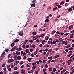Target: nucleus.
I'll return each mask as SVG.
<instances>
[{
    "mask_svg": "<svg viewBox=\"0 0 74 74\" xmlns=\"http://www.w3.org/2000/svg\"><path fill=\"white\" fill-rule=\"evenodd\" d=\"M19 35L21 36H23V32L22 31H21L19 32Z\"/></svg>",
    "mask_w": 74,
    "mask_h": 74,
    "instance_id": "1",
    "label": "nucleus"
},
{
    "mask_svg": "<svg viewBox=\"0 0 74 74\" xmlns=\"http://www.w3.org/2000/svg\"><path fill=\"white\" fill-rule=\"evenodd\" d=\"M14 62V60H13V59L11 58V59L8 60V62L9 63H11V62Z\"/></svg>",
    "mask_w": 74,
    "mask_h": 74,
    "instance_id": "2",
    "label": "nucleus"
},
{
    "mask_svg": "<svg viewBox=\"0 0 74 74\" xmlns=\"http://www.w3.org/2000/svg\"><path fill=\"white\" fill-rule=\"evenodd\" d=\"M5 52H3L2 53V54L1 55V58H4V56H4V55H5Z\"/></svg>",
    "mask_w": 74,
    "mask_h": 74,
    "instance_id": "3",
    "label": "nucleus"
},
{
    "mask_svg": "<svg viewBox=\"0 0 74 74\" xmlns=\"http://www.w3.org/2000/svg\"><path fill=\"white\" fill-rule=\"evenodd\" d=\"M19 39H16L15 40H14L13 42H19Z\"/></svg>",
    "mask_w": 74,
    "mask_h": 74,
    "instance_id": "4",
    "label": "nucleus"
},
{
    "mask_svg": "<svg viewBox=\"0 0 74 74\" xmlns=\"http://www.w3.org/2000/svg\"><path fill=\"white\" fill-rule=\"evenodd\" d=\"M31 7H35L36 6V3H32V4L31 5Z\"/></svg>",
    "mask_w": 74,
    "mask_h": 74,
    "instance_id": "5",
    "label": "nucleus"
},
{
    "mask_svg": "<svg viewBox=\"0 0 74 74\" xmlns=\"http://www.w3.org/2000/svg\"><path fill=\"white\" fill-rule=\"evenodd\" d=\"M32 58H27L28 61V62H31V60H32Z\"/></svg>",
    "mask_w": 74,
    "mask_h": 74,
    "instance_id": "6",
    "label": "nucleus"
},
{
    "mask_svg": "<svg viewBox=\"0 0 74 74\" xmlns=\"http://www.w3.org/2000/svg\"><path fill=\"white\" fill-rule=\"evenodd\" d=\"M25 51H26L25 52L27 53H29V50L28 49H27L26 50H25Z\"/></svg>",
    "mask_w": 74,
    "mask_h": 74,
    "instance_id": "7",
    "label": "nucleus"
},
{
    "mask_svg": "<svg viewBox=\"0 0 74 74\" xmlns=\"http://www.w3.org/2000/svg\"><path fill=\"white\" fill-rule=\"evenodd\" d=\"M49 22V20L48 19H46L45 21V22Z\"/></svg>",
    "mask_w": 74,
    "mask_h": 74,
    "instance_id": "8",
    "label": "nucleus"
},
{
    "mask_svg": "<svg viewBox=\"0 0 74 74\" xmlns=\"http://www.w3.org/2000/svg\"><path fill=\"white\" fill-rule=\"evenodd\" d=\"M72 11H73V9L71 8H70L68 10V11L69 12H71Z\"/></svg>",
    "mask_w": 74,
    "mask_h": 74,
    "instance_id": "9",
    "label": "nucleus"
},
{
    "mask_svg": "<svg viewBox=\"0 0 74 74\" xmlns=\"http://www.w3.org/2000/svg\"><path fill=\"white\" fill-rule=\"evenodd\" d=\"M36 34L37 33L35 32H32V34L33 36H35V35H36Z\"/></svg>",
    "mask_w": 74,
    "mask_h": 74,
    "instance_id": "10",
    "label": "nucleus"
},
{
    "mask_svg": "<svg viewBox=\"0 0 74 74\" xmlns=\"http://www.w3.org/2000/svg\"><path fill=\"white\" fill-rule=\"evenodd\" d=\"M53 73H55V72L56 71V68H54L53 70Z\"/></svg>",
    "mask_w": 74,
    "mask_h": 74,
    "instance_id": "11",
    "label": "nucleus"
},
{
    "mask_svg": "<svg viewBox=\"0 0 74 74\" xmlns=\"http://www.w3.org/2000/svg\"><path fill=\"white\" fill-rule=\"evenodd\" d=\"M16 55H20L21 54V53L20 52L18 51H16Z\"/></svg>",
    "mask_w": 74,
    "mask_h": 74,
    "instance_id": "12",
    "label": "nucleus"
},
{
    "mask_svg": "<svg viewBox=\"0 0 74 74\" xmlns=\"http://www.w3.org/2000/svg\"><path fill=\"white\" fill-rule=\"evenodd\" d=\"M17 58L18 60H21V57L20 56H18L17 57Z\"/></svg>",
    "mask_w": 74,
    "mask_h": 74,
    "instance_id": "13",
    "label": "nucleus"
},
{
    "mask_svg": "<svg viewBox=\"0 0 74 74\" xmlns=\"http://www.w3.org/2000/svg\"><path fill=\"white\" fill-rule=\"evenodd\" d=\"M64 4V1H62L60 2V5H63V4Z\"/></svg>",
    "mask_w": 74,
    "mask_h": 74,
    "instance_id": "14",
    "label": "nucleus"
},
{
    "mask_svg": "<svg viewBox=\"0 0 74 74\" xmlns=\"http://www.w3.org/2000/svg\"><path fill=\"white\" fill-rule=\"evenodd\" d=\"M55 33H56V31L55 30H53L52 32V34L53 35Z\"/></svg>",
    "mask_w": 74,
    "mask_h": 74,
    "instance_id": "15",
    "label": "nucleus"
},
{
    "mask_svg": "<svg viewBox=\"0 0 74 74\" xmlns=\"http://www.w3.org/2000/svg\"><path fill=\"white\" fill-rule=\"evenodd\" d=\"M33 69H34H34H36V66H34V65H33V67H32V70H33Z\"/></svg>",
    "mask_w": 74,
    "mask_h": 74,
    "instance_id": "16",
    "label": "nucleus"
},
{
    "mask_svg": "<svg viewBox=\"0 0 74 74\" xmlns=\"http://www.w3.org/2000/svg\"><path fill=\"white\" fill-rule=\"evenodd\" d=\"M58 36H59V35L58 34H55L54 35V37H57Z\"/></svg>",
    "mask_w": 74,
    "mask_h": 74,
    "instance_id": "17",
    "label": "nucleus"
},
{
    "mask_svg": "<svg viewBox=\"0 0 74 74\" xmlns=\"http://www.w3.org/2000/svg\"><path fill=\"white\" fill-rule=\"evenodd\" d=\"M14 45H15V43H13L11 44V47H14Z\"/></svg>",
    "mask_w": 74,
    "mask_h": 74,
    "instance_id": "18",
    "label": "nucleus"
},
{
    "mask_svg": "<svg viewBox=\"0 0 74 74\" xmlns=\"http://www.w3.org/2000/svg\"><path fill=\"white\" fill-rule=\"evenodd\" d=\"M52 51V49H50L49 50H48V53L51 52Z\"/></svg>",
    "mask_w": 74,
    "mask_h": 74,
    "instance_id": "19",
    "label": "nucleus"
},
{
    "mask_svg": "<svg viewBox=\"0 0 74 74\" xmlns=\"http://www.w3.org/2000/svg\"><path fill=\"white\" fill-rule=\"evenodd\" d=\"M57 6L58 8H61V5H58Z\"/></svg>",
    "mask_w": 74,
    "mask_h": 74,
    "instance_id": "20",
    "label": "nucleus"
},
{
    "mask_svg": "<svg viewBox=\"0 0 74 74\" xmlns=\"http://www.w3.org/2000/svg\"><path fill=\"white\" fill-rule=\"evenodd\" d=\"M35 47H36V45H32L31 46L32 48H35Z\"/></svg>",
    "mask_w": 74,
    "mask_h": 74,
    "instance_id": "21",
    "label": "nucleus"
},
{
    "mask_svg": "<svg viewBox=\"0 0 74 74\" xmlns=\"http://www.w3.org/2000/svg\"><path fill=\"white\" fill-rule=\"evenodd\" d=\"M14 50H15V49L13 48L10 50V51L11 52H13V51H14Z\"/></svg>",
    "mask_w": 74,
    "mask_h": 74,
    "instance_id": "22",
    "label": "nucleus"
},
{
    "mask_svg": "<svg viewBox=\"0 0 74 74\" xmlns=\"http://www.w3.org/2000/svg\"><path fill=\"white\" fill-rule=\"evenodd\" d=\"M56 9H58V8H57V7H56V8H53V11H55Z\"/></svg>",
    "mask_w": 74,
    "mask_h": 74,
    "instance_id": "23",
    "label": "nucleus"
},
{
    "mask_svg": "<svg viewBox=\"0 0 74 74\" xmlns=\"http://www.w3.org/2000/svg\"><path fill=\"white\" fill-rule=\"evenodd\" d=\"M18 70V67H15L14 69V70Z\"/></svg>",
    "mask_w": 74,
    "mask_h": 74,
    "instance_id": "24",
    "label": "nucleus"
},
{
    "mask_svg": "<svg viewBox=\"0 0 74 74\" xmlns=\"http://www.w3.org/2000/svg\"><path fill=\"white\" fill-rule=\"evenodd\" d=\"M69 49L70 51H72V50H73V47H70V48H69Z\"/></svg>",
    "mask_w": 74,
    "mask_h": 74,
    "instance_id": "25",
    "label": "nucleus"
},
{
    "mask_svg": "<svg viewBox=\"0 0 74 74\" xmlns=\"http://www.w3.org/2000/svg\"><path fill=\"white\" fill-rule=\"evenodd\" d=\"M22 48H23V49H25V48H26V46L25 45H23L22 46Z\"/></svg>",
    "mask_w": 74,
    "mask_h": 74,
    "instance_id": "26",
    "label": "nucleus"
},
{
    "mask_svg": "<svg viewBox=\"0 0 74 74\" xmlns=\"http://www.w3.org/2000/svg\"><path fill=\"white\" fill-rule=\"evenodd\" d=\"M59 57V55H57L55 56V58L56 59V58H58Z\"/></svg>",
    "mask_w": 74,
    "mask_h": 74,
    "instance_id": "27",
    "label": "nucleus"
},
{
    "mask_svg": "<svg viewBox=\"0 0 74 74\" xmlns=\"http://www.w3.org/2000/svg\"><path fill=\"white\" fill-rule=\"evenodd\" d=\"M5 51L6 52H8V51H9V50L8 49H5Z\"/></svg>",
    "mask_w": 74,
    "mask_h": 74,
    "instance_id": "28",
    "label": "nucleus"
},
{
    "mask_svg": "<svg viewBox=\"0 0 74 74\" xmlns=\"http://www.w3.org/2000/svg\"><path fill=\"white\" fill-rule=\"evenodd\" d=\"M71 62H68V64L69 66H70V64H71Z\"/></svg>",
    "mask_w": 74,
    "mask_h": 74,
    "instance_id": "29",
    "label": "nucleus"
},
{
    "mask_svg": "<svg viewBox=\"0 0 74 74\" xmlns=\"http://www.w3.org/2000/svg\"><path fill=\"white\" fill-rule=\"evenodd\" d=\"M26 49L28 48V47H29V45H27L26 46Z\"/></svg>",
    "mask_w": 74,
    "mask_h": 74,
    "instance_id": "30",
    "label": "nucleus"
},
{
    "mask_svg": "<svg viewBox=\"0 0 74 74\" xmlns=\"http://www.w3.org/2000/svg\"><path fill=\"white\" fill-rule=\"evenodd\" d=\"M8 70L9 71H10V72L11 71H12L11 69L10 68H8Z\"/></svg>",
    "mask_w": 74,
    "mask_h": 74,
    "instance_id": "31",
    "label": "nucleus"
},
{
    "mask_svg": "<svg viewBox=\"0 0 74 74\" xmlns=\"http://www.w3.org/2000/svg\"><path fill=\"white\" fill-rule=\"evenodd\" d=\"M23 61H21V62L20 63V65L23 64Z\"/></svg>",
    "mask_w": 74,
    "mask_h": 74,
    "instance_id": "32",
    "label": "nucleus"
},
{
    "mask_svg": "<svg viewBox=\"0 0 74 74\" xmlns=\"http://www.w3.org/2000/svg\"><path fill=\"white\" fill-rule=\"evenodd\" d=\"M44 36V34H42L40 35V37H43Z\"/></svg>",
    "mask_w": 74,
    "mask_h": 74,
    "instance_id": "33",
    "label": "nucleus"
},
{
    "mask_svg": "<svg viewBox=\"0 0 74 74\" xmlns=\"http://www.w3.org/2000/svg\"><path fill=\"white\" fill-rule=\"evenodd\" d=\"M71 46L70 45H68L66 47V48H69V47H70Z\"/></svg>",
    "mask_w": 74,
    "mask_h": 74,
    "instance_id": "34",
    "label": "nucleus"
},
{
    "mask_svg": "<svg viewBox=\"0 0 74 74\" xmlns=\"http://www.w3.org/2000/svg\"><path fill=\"white\" fill-rule=\"evenodd\" d=\"M49 70L50 71H52V68H49Z\"/></svg>",
    "mask_w": 74,
    "mask_h": 74,
    "instance_id": "35",
    "label": "nucleus"
},
{
    "mask_svg": "<svg viewBox=\"0 0 74 74\" xmlns=\"http://www.w3.org/2000/svg\"><path fill=\"white\" fill-rule=\"evenodd\" d=\"M56 33H57V34H61V33L59 32V31L57 32H56Z\"/></svg>",
    "mask_w": 74,
    "mask_h": 74,
    "instance_id": "36",
    "label": "nucleus"
},
{
    "mask_svg": "<svg viewBox=\"0 0 74 74\" xmlns=\"http://www.w3.org/2000/svg\"><path fill=\"white\" fill-rule=\"evenodd\" d=\"M72 62V60L71 59H70L68 60L67 62V63H68V62Z\"/></svg>",
    "mask_w": 74,
    "mask_h": 74,
    "instance_id": "37",
    "label": "nucleus"
},
{
    "mask_svg": "<svg viewBox=\"0 0 74 74\" xmlns=\"http://www.w3.org/2000/svg\"><path fill=\"white\" fill-rule=\"evenodd\" d=\"M43 27H47V24H45L44 25H43Z\"/></svg>",
    "mask_w": 74,
    "mask_h": 74,
    "instance_id": "38",
    "label": "nucleus"
},
{
    "mask_svg": "<svg viewBox=\"0 0 74 74\" xmlns=\"http://www.w3.org/2000/svg\"><path fill=\"white\" fill-rule=\"evenodd\" d=\"M5 65V64H3V65H2L1 67H4Z\"/></svg>",
    "mask_w": 74,
    "mask_h": 74,
    "instance_id": "39",
    "label": "nucleus"
},
{
    "mask_svg": "<svg viewBox=\"0 0 74 74\" xmlns=\"http://www.w3.org/2000/svg\"><path fill=\"white\" fill-rule=\"evenodd\" d=\"M62 44H64V43H65V41H63L62 42Z\"/></svg>",
    "mask_w": 74,
    "mask_h": 74,
    "instance_id": "40",
    "label": "nucleus"
},
{
    "mask_svg": "<svg viewBox=\"0 0 74 74\" xmlns=\"http://www.w3.org/2000/svg\"><path fill=\"white\" fill-rule=\"evenodd\" d=\"M69 33H67L66 34H64V36H65V35H66V36H67V35H69Z\"/></svg>",
    "mask_w": 74,
    "mask_h": 74,
    "instance_id": "41",
    "label": "nucleus"
},
{
    "mask_svg": "<svg viewBox=\"0 0 74 74\" xmlns=\"http://www.w3.org/2000/svg\"><path fill=\"white\" fill-rule=\"evenodd\" d=\"M17 47H17V46H14V47L13 48L15 49H16V48Z\"/></svg>",
    "mask_w": 74,
    "mask_h": 74,
    "instance_id": "42",
    "label": "nucleus"
},
{
    "mask_svg": "<svg viewBox=\"0 0 74 74\" xmlns=\"http://www.w3.org/2000/svg\"><path fill=\"white\" fill-rule=\"evenodd\" d=\"M36 1V0H34L33 1H32V3H35Z\"/></svg>",
    "mask_w": 74,
    "mask_h": 74,
    "instance_id": "43",
    "label": "nucleus"
},
{
    "mask_svg": "<svg viewBox=\"0 0 74 74\" xmlns=\"http://www.w3.org/2000/svg\"><path fill=\"white\" fill-rule=\"evenodd\" d=\"M56 43V41L55 40H54L53 41V44H55Z\"/></svg>",
    "mask_w": 74,
    "mask_h": 74,
    "instance_id": "44",
    "label": "nucleus"
},
{
    "mask_svg": "<svg viewBox=\"0 0 74 74\" xmlns=\"http://www.w3.org/2000/svg\"><path fill=\"white\" fill-rule=\"evenodd\" d=\"M7 67L8 69L10 68V66L9 65H8L7 66Z\"/></svg>",
    "mask_w": 74,
    "mask_h": 74,
    "instance_id": "45",
    "label": "nucleus"
},
{
    "mask_svg": "<svg viewBox=\"0 0 74 74\" xmlns=\"http://www.w3.org/2000/svg\"><path fill=\"white\" fill-rule=\"evenodd\" d=\"M67 44H68L67 41H66L65 42V45H67Z\"/></svg>",
    "mask_w": 74,
    "mask_h": 74,
    "instance_id": "46",
    "label": "nucleus"
},
{
    "mask_svg": "<svg viewBox=\"0 0 74 74\" xmlns=\"http://www.w3.org/2000/svg\"><path fill=\"white\" fill-rule=\"evenodd\" d=\"M15 62L16 64H18V63H19V61H16Z\"/></svg>",
    "mask_w": 74,
    "mask_h": 74,
    "instance_id": "47",
    "label": "nucleus"
},
{
    "mask_svg": "<svg viewBox=\"0 0 74 74\" xmlns=\"http://www.w3.org/2000/svg\"><path fill=\"white\" fill-rule=\"evenodd\" d=\"M23 67H24V65H23L22 66H21L20 68L21 69H23Z\"/></svg>",
    "mask_w": 74,
    "mask_h": 74,
    "instance_id": "48",
    "label": "nucleus"
},
{
    "mask_svg": "<svg viewBox=\"0 0 74 74\" xmlns=\"http://www.w3.org/2000/svg\"><path fill=\"white\" fill-rule=\"evenodd\" d=\"M48 39H49V37H48V36H47V37L46 39L45 40H46V41H47V40H48Z\"/></svg>",
    "mask_w": 74,
    "mask_h": 74,
    "instance_id": "49",
    "label": "nucleus"
},
{
    "mask_svg": "<svg viewBox=\"0 0 74 74\" xmlns=\"http://www.w3.org/2000/svg\"><path fill=\"white\" fill-rule=\"evenodd\" d=\"M11 56V54H9L8 55V58H10Z\"/></svg>",
    "mask_w": 74,
    "mask_h": 74,
    "instance_id": "50",
    "label": "nucleus"
},
{
    "mask_svg": "<svg viewBox=\"0 0 74 74\" xmlns=\"http://www.w3.org/2000/svg\"><path fill=\"white\" fill-rule=\"evenodd\" d=\"M17 56H17V55H15L14 56V58H17Z\"/></svg>",
    "mask_w": 74,
    "mask_h": 74,
    "instance_id": "51",
    "label": "nucleus"
},
{
    "mask_svg": "<svg viewBox=\"0 0 74 74\" xmlns=\"http://www.w3.org/2000/svg\"><path fill=\"white\" fill-rule=\"evenodd\" d=\"M48 59H52V58H51V57H49L48 58Z\"/></svg>",
    "mask_w": 74,
    "mask_h": 74,
    "instance_id": "52",
    "label": "nucleus"
},
{
    "mask_svg": "<svg viewBox=\"0 0 74 74\" xmlns=\"http://www.w3.org/2000/svg\"><path fill=\"white\" fill-rule=\"evenodd\" d=\"M45 67L46 68V69L48 68V64H46L45 65Z\"/></svg>",
    "mask_w": 74,
    "mask_h": 74,
    "instance_id": "53",
    "label": "nucleus"
},
{
    "mask_svg": "<svg viewBox=\"0 0 74 74\" xmlns=\"http://www.w3.org/2000/svg\"><path fill=\"white\" fill-rule=\"evenodd\" d=\"M46 71V69H45L43 70V73H44L45 71Z\"/></svg>",
    "mask_w": 74,
    "mask_h": 74,
    "instance_id": "54",
    "label": "nucleus"
},
{
    "mask_svg": "<svg viewBox=\"0 0 74 74\" xmlns=\"http://www.w3.org/2000/svg\"><path fill=\"white\" fill-rule=\"evenodd\" d=\"M60 15H59L58 16H57V18H60Z\"/></svg>",
    "mask_w": 74,
    "mask_h": 74,
    "instance_id": "55",
    "label": "nucleus"
},
{
    "mask_svg": "<svg viewBox=\"0 0 74 74\" xmlns=\"http://www.w3.org/2000/svg\"><path fill=\"white\" fill-rule=\"evenodd\" d=\"M65 51L66 52H69V50H68V49H66L65 50Z\"/></svg>",
    "mask_w": 74,
    "mask_h": 74,
    "instance_id": "56",
    "label": "nucleus"
},
{
    "mask_svg": "<svg viewBox=\"0 0 74 74\" xmlns=\"http://www.w3.org/2000/svg\"><path fill=\"white\" fill-rule=\"evenodd\" d=\"M26 56H24L23 57V59H26Z\"/></svg>",
    "mask_w": 74,
    "mask_h": 74,
    "instance_id": "57",
    "label": "nucleus"
},
{
    "mask_svg": "<svg viewBox=\"0 0 74 74\" xmlns=\"http://www.w3.org/2000/svg\"><path fill=\"white\" fill-rule=\"evenodd\" d=\"M31 56H32V57H33L34 56V55H33V53H32L31 54Z\"/></svg>",
    "mask_w": 74,
    "mask_h": 74,
    "instance_id": "58",
    "label": "nucleus"
},
{
    "mask_svg": "<svg viewBox=\"0 0 74 74\" xmlns=\"http://www.w3.org/2000/svg\"><path fill=\"white\" fill-rule=\"evenodd\" d=\"M36 41L37 42H38H38H39V40H38V39Z\"/></svg>",
    "mask_w": 74,
    "mask_h": 74,
    "instance_id": "59",
    "label": "nucleus"
},
{
    "mask_svg": "<svg viewBox=\"0 0 74 74\" xmlns=\"http://www.w3.org/2000/svg\"><path fill=\"white\" fill-rule=\"evenodd\" d=\"M23 53V51H21V55H22Z\"/></svg>",
    "mask_w": 74,
    "mask_h": 74,
    "instance_id": "60",
    "label": "nucleus"
},
{
    "mask_svg": "<svg viewBox=\"0 0 74 74\" xmlns=\"http://www.w3.org/2000/svg\"><path fill=\"white\" fill-rule=\"evenodd\" d=\"M39 62H40V63H42V61H41V59H39Z\"/></svg>",
    "mask_w": 74,
    "mask_h": 74,
    "instance_id": "61",
    "label": "nucleus"
},
{
    "mask_svg": "<svg viewBox=\"0 0 74 74\" xmlns=\"http://www.w3.org/2000/svg\"><path fill=\"white\" fill-rule=\"evenodd\" d=\"M72 53V51H69V53Z\"/></svg>",
    "mask_w": 74,
    "mask_h": 74,
    "instance_id": "62",
    "label": "nucleus"
},
{
    "mask_svg": "<svg viewBox=\"0 0 74 74\" xmlns=\"http://www.w3.org/2000/svg\"><path fill=\"white\" fill-rule=\"evenodd\" d=\"M62 41H63V40L62 39H61V40H60L59 41V42H61Z\"/></svg>",
    "mask_w": 74,
    "mask_h": 74,
    "instance_id": "63",
    "label": "nucleus"
},
{
    "mask_svg": "<svg viewBox=\"0 0 74 74\" xmlns=\"http://www.w3.org/2000/svg\"><path fill=\"white\" fill-rule=\"evenodd\" d=\"M33 42V40H29V42Z\"/></svg>",
    "mask_w": 74,
    "mask_h": 74,
    "instance_id": "64",
    "label": "nucleus"
}]
</instances>
